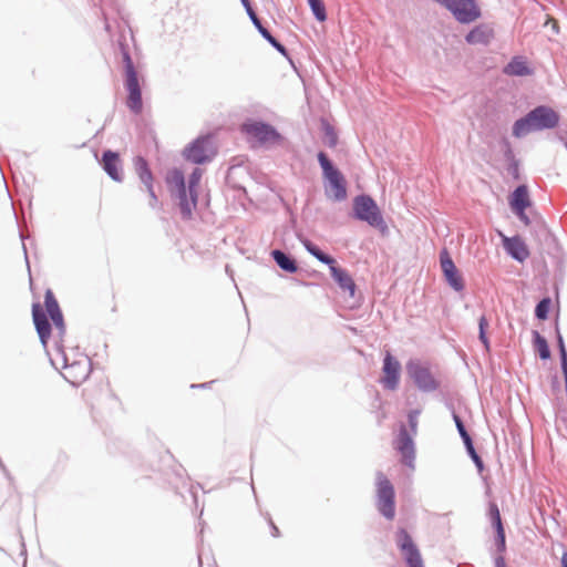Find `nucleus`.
I'll use <instances>...</instances> for the list:
<instances>
[{
	"label": "nucleus",
	"mask_w": 567,
	"mask_h": 567,
	"mask_svg": "<svg viewBox=\"0 0 567 567\" xmlns=\"http://www.w3.org/2000/svg\"><path fill=\"white\" fill-rule=\"evenodd\" d=\"M405 371L416 389L423 393L434 392L441 385L431 372L430 367L419 358L409 359L405 363Z\"/></svg>",
	"instance_id": "nucleus-11"
},
{
	"label": "nucleus",
	"mask_w": 567,
	"mask_h": 567,
	"mask_svg": "<svg viewBox=\"0 0 567 567\" xmlns=\"http://www.w3.org/2000/svg\"><path fill=\"white\" fill-rule=\"evenodd\" d=\"M488 326L487 317L482 315L478 318V340L483 344L485 352H491V341L487 334Z\"/></svg>",
	"instance_id": "nucleus-38"
},
{
	"label": "nucleus",
	"mask_w": 567,
	"mask_h": 567,
	"mask_svg": "<svg viewBox=\"0 0 567 567\" xmlns=\"http://www.w3.org/2000/svg\"><path fill=\"white\" fill-rule=\"evenodd\" d=\"M145 186V189L148 195L152 194V192H155L154 189V181H147L146 183H142Z\"/></svg>",
	"instance_id": "nucleus-54"
},
{
	"label": "nucleus",
	"mask_w": 567,
	"mask_h": 567,
	"mask_svg": "<svg viewBox=\"0 0 567 567\" xmlns=\"http://www.w3.org/2000/svg\"><path fill=\"white\" fill-rule=\"evenodd\" d=\"M297 238L300 244L303 246L306 251L315 257L321 264L329 266L336 259L330 254L323 251L318 245L312 243L309 238L303 236L302 234H297Z\"/></svg>",
	"instance_id": "nucleus-27"
},
{
	"label": "nucleus",
	"mask_w": 567,
	"mask_h": 567,
	"mask_svg": "<svg viewBox=\"0 0 567 567\" xmlns=\"http://www.w3.org/2000/svg\"><path fill=\"white\" fill-rule=\"evenodd\" d=\"M495 567H507L505 556H494Z\"/></svg>",
	"instance_id": "nucleus-48"
},
{
	"label": "nucleus",
	"mask_w": 567,
	"mask_h": 567,
	"mask_svg": "<svg viewBox=\"0 0 567 567\" xmlns=\"http://www.w3.org/2000/svg\"><path fill=\"white\" fill-rule=\"evenodd\" d=\"M0 470H1V472L3 473L4 477L9 481V484H10L11 486H13V485H14V478H13V476L11 475V473L9 472V470L7 468V466H6V465H2V467H1Z\"/></svg>",
	"instance_id": "nucleus-47"
},
{
	"label": "nucleus",
	"mask_w": 567,
	"mask_h": 567,
	"mask_svg": "<svg viewBox=\"0 0 567 567\" xmlns=\"http://www.w3.org/2000/svg\"><path fill=\"white\" fill-rule=\"evenodd\" d=\"M133 165L141 183H146L147 181H155L150 163L143 155L134 156Z\"/></svg>",
	"instance_id": "nucleus-31"
},
{
	"label": "nucleus",
	"mask_w": 567,
	"mask_h": 567,
	"mask_svg": "<svg viewBox=\"0 0 567 567\" xmlns=\"http://www.w3.org/2000/svg\"><path fill=\"white\" fill-rule=\"evenodd\" d=\"M215 381H208L204 383H193L190 384L192 389H208Z\"/></svg>",
	"instance_id": "nucleus-50"
},
{
	"label": "nucleus",
	"mask_w": 567,
	"mask_h": 567,
	"mask_svg": "<svg viewBox=\"0 0 567 567\" xmlns=\"http://www.w3.org/2000/svg\"><path fill=\"white\" fill-rule=\"evenodd\" d=\"M503 73L508 76H530L535 73V69L529 64L524 55H514L503 68Z\"/></svg>",
	"instance_id": "nucleus-25"
},
{
	"label": "nucleus",
	"mask_w": 567,
	"mask_h": 567,
	"mask_svg": "<svg viewBox=\"0 0 567 567\" xmlns=\"http://www.w3.org/2000/svg\"><path fill=\"white\" fill-rule=\"evenodd\" d=\"M532 233L539 243H555L556 238L542 219L532 226Z\"/></svg>",
	"instance_id": "nucleus-35"
},
{
	"label": "nucleus",
	"mask_w": 567,
	"mask_h": 567,
	"mask_svg": "<svg viewBox=\"0 0 567 567\" xmlns=\"http://www.w3.org/2000/svg\"><path fill=\"white\" fill-rule=\"evenodd\" d=\"M43 303L44 308L38 301L32 303V321L39 337V341L48 355L51 365L56 368V360L51 357V351L49 349V341L52 338V323L50 322L49 317L62 312V309L54 292L50 288L44 291Z\"/></svg>",
	"instance_id": "nucleus-1"
},
{
	"label": "nucleus",
	"mask_w": 567,
	"mask_h": 567,
	"mask_svg": "<svg viewBox=\"0 0 567 567\" xmlns=\"http://www.w3.org/2000/svg\"><path fill=\"white\" fill-rule=\"evenodd\" d=\"M451 13L456 22L468 25L482 18L477 0H432Z\"/></svg>",
	"instance_id": "nucleus-9"
},
{
	"label": "nucleus",
	"mask_w": 567,
	"mask_h": 567,
	"mask_svg": "<svg viewBox=\"0 0 567 567\" xmlns=\"http://www.w3.org/2000/svg\"><path fill=\"white\" fill-rule=\"evenodd\" d=\"M419 414H420V410H417V409L410 410L408 413V424L411 430L410 433H412V434H416Z\"/></svg>",
	"instance_id": "nucleus-43"
},
{
	"label": "nucleus",
	"mask_w": 567,
	"mask_h": 567,
	"mask_svg": "<svg viewBox=\"0 0 567 567\" xmlns=\"http://www.w3.org/2000/svg\"><path fill=\"white\" fill-rule=\"evenodd\" d=\"M197 558H198V567H203V553L200 550H198Z\"/></svg>",
	"instance_id": "nucleus-59"
},
{
	"label": "nucleus",
	"mask_w": 567,
	"mask_h": 567,
	"mask_svg": "<svg viewBox=\"0 0 567 567\" xmlns=\"http://www.w3.org/2000/svg\"><path fill=\"white\" fill-rule=\"evenodd\" d=\"M99 164L113 182L122 183L124 181L123 161L117 151L111 148L103 150Z\"/></svg>",
	"instance_id": "nucleus-17"
},
{
	"label": "nucleus",
	"mask_w": 567,
	"mask_h": 567,
	"mask_svg": "<svg viewBox=\"0 0 567 567\" xmlns=\"http://www.w3.org/2000/svg\"><path fill=\"white\" fill-rule=\"evenodd\" d=\"M395 544L406 567H424L421 551L411 534L403 527L395 533Z\"/></svg>",
	"instance_id": "nucleus-12"
},
{
	"label": "nucleus",
	"mask_w": 567,
	"mask_h": 567,
	"mask_svg": "<svg viewBox=\"0 0 567 567\" xmlns=\"http://www.w3.org/2000/svg\"><path fill=\"white\" fill-rule=\"evenodd\" d=\"M212 563H213V565L216 567V560H215V558H214V557H212Z\"/></svg>",
	"instance_id": "nucleus-63"
},
{
	"label": "nucleus",
	"mask_w": 567,
	"mask_h": 567,
	"mask_svg": "<svg viewBox=\"0 0 567 567\" xmlns=\"http://www.w3.org/2000/svg\"><path fill=\"white\" fill-rule=\"evenodd\" d=\"M239 131L251 146L277 145L284 141L282 134L276 126L259 117H247L240 124Z\"/></svg>",
	"instance_id": "nucleus-5"
},
{
	"label": "nucleus",
	"mask_w": 567,
	"mask_h": 567,
	"mask_svg": "<svg viewBox=\"0 0 567 567\" xmlns=\"http://www.w3.org/2000/svg\"><path fill=\"white\" fill-rule=\"evenodd\" d=\"M330 276L341 291L348 293L350 298H354L358 286L348 269L340 266L334 259L332 264L327 266Z\"/></svg>",
	"instance_id": "nucleus-20"
},
{
	"label": "nucleus",
	"mask_w": 567,
	"mask_h": 567,
	"mask_svg": "<svg viewBox=\"0 0 567 567\" xmlns=\"http://www.w3.org/2000/svg\"><path fill=\"white\" fill-rule=\"evenodd\" d=\"M533 348L538 358L542 361H548L551 359V351L547 339L538 331H532Z\"/></svg>",
	"instance_id": "nucleus-30"
},
{
	"label": "nucleus",
	"mask_w": 567,
	"mask_h": 567,
	"mask_svg": "<svg viewBox=\"0 0 567 567\" xmlns=\"http://www.w3.org/2000/svg\"><path fill=\"white\" fill-rule=\"evenodd\" d=\"M150 472L158 473L164 482L175 489L176 494L181 485L186 486L189 477L182 464L177 463L174 455L169 451H165L157 461L156 467L151 465Z\"/></svg>",
	"instance_id": "nucleus-6"
},
{
	"label": "nucleus",
	"mask_w": 567,
	"mask_h": 567,
	"mask_svg": "<svg viewBox=\"0 0 567 567\" xmlns=\"http://www.w3.org/2000/svg\"><path fill=\"white\" fill-rule=\"evenodd\" d=\"M245 11L249 18V20L251 21V23L254 24L255 29L258 31V33L260 34L261 32H264V30H266L267 28L264 25L261 19L258 17L255 8L251 6L245 8Z\"/></svg>",
	"instance_id": "nucleus-42"
},
{
	"label": "nucleus",
	"mask_w": 567,
	"mask_h": 567,
	"mask_svg": "<svg viewBox=\"0 0 567 567\" xmlns=\"http://www.w3.org/2000/svg\"><path fill=\"white\" fill-rule=\"evenodd\" d=\"M456 567H473L471 564H457Z\"/></svg>",
	"instance_id": "nucleus-61"
},
{
	"label": "nucleus",
	"mask_w": 567,
	"mask_h": 567,
	"mask_svg": "<svg viewBox=\"0 0 567 567\" xmlns=\"http://www.w3.org/2000/svg\"><path fill=\"white\" fill-rule=\"evenodd\" d=\"M440 266L445 284L455 292H463L465 289V280L445 247L440 251Z\"/></svg>",
	"instance_id": "nucleus-13"
},
{
	"label": "nucleus",
	"mask_w": 567,
	"mask_h": 567,
	"mask_svg": "<svg viewBox=\"0 0 567 567\" xmlns=\"http://www.w3.org/2000/svg\"><path fill=\"white\" fill-rule=\"evenodd\" d=\"M188 491H189V493H190V495H192V497H193V501H194L195 505H197V493L195 492L194 486H193V485H190V487L188 488Z\"/></svg>",
	"instance_id": "nucleus-58"
},
{
	"label": "nucleus",
	"mask_w": 567,
	"mask_h": 567,
	"mask_svg": "<svg viewBox=\"0 0 567 567\" xmlns=\"http://www.w3.org/2000/svg\"><path fill=\"white\" fill-rule=\"evenodd\" d=\"M413 435L402 424L395 442V450L401 454L402 464L411 470L415 468V443Z\"/></svg>",
	"instance_id": "nucleus-18"
},
{
	"label": "nucleus",
	"mask_w": 567,
	"mask_h": 567,
	"mask_svg": "<svg viewBox=\"0 0 567 567\" xmlns=\"http://www.w3.org/2000/svg\"><path fill=\"white\" fill-rule=\"evenodd\" d=\"M307 3L312 12L313 18L318 22L327 21L328 13L323 0H307Z\"/></svg>",
	"instance_id": "nucleus-39"
},
{
	"label": "nucleus",
	"mask_w": 567,
	"mask_h": 567,
	"mask_svg": "<svg viewBox=\"0 0 567 567\" xmlns=\"http://www.w3.org/2000/svg\"><path fill=\"white\" fill-rule=\"evenodd\" d=\"M240 3L243 4L244 9L252 4L250 0H240Z\"/></svg>",
	"instance_id": "nucleus-60"
},
{
	"label": "nucleus",
	"mask_w": 567,
	"mask_h": 567,
	"mask_svg": "<svg viewBox=\"0 0 567 567\" xmlns=\"http://www.w3.org/2000/svg\"><path fill=\"white\" fill-rule=\"evenodd\" d=\"M270 257L275 261L277 267L280 268L282 271L290 275L298 272V261L291 254L284 251L281 249H272L270 251Z\"/></svg>",
	"instance_id": "nucleus-26"
},
{
	"label": "nucleus",
	"mask_w": 567,
	"mask_h": 567,
	"mask_svg": "<svg viewBox=\"0 0 567 567\" xmlns=\"http://www.w3.org/2000/svg\"><path fill=\"white\" fill-rule=\"evenodd\" d=\"M20 238H21V240H22V248H23V254H24L25 264H27L28 270L30 271L29 257H28L27 246H25V244H24L25 238L23 237V235H22V234H20Z\"/></svg>",
	"instance_id": "nucleus-52"
},
{
	"label": "nucleus",
	"mask_w": 567,
	"mask_h": 567,
	"mask_svg": "<svg viewBox=\"0 0 567 567\" xmlns=\"http://www.w3.org/2000/svg\"><path fill=\"white\" fill-rule=\"evenodd\" d=\"M293 281H295L296 284H298L299 286H303V287H311V286H316V285H317V284H315V282L305 281V280L297 279V278H293Z\"/></svg>",
	"instance_id": "nucleus-56"
},
{
	"label": "nucleus",
	"mask_w": 567,
	"mask_h": 567,
	"mask_svg": "<svg viewBox=\"0 0 567 567\" xmlns=\"http://www.w3.org/2000/svg\"><path fill=\"white\" fill-rule=\"evenodd\" d=\"M124 89L126 91V107L134 114L140 115L143 112L142 86L140 84L138 72L124 74Z\"/></svg>",
	"instance_id": "nucleus-16"
},
{
	"label": "nucleus",
	"mask_w": 567,
	"mask_h": 567,
	"mask_svg": "<svg viewBox=\"0 0 567 567\" xmlns=\"http://www.w3.org/2000/svg\"><path fill=\"white\" fill-rule=\"evenodd\" d=\"M145 186V189L148 195L152 194V192H155L154 189V181H147L146 183H142Z\"/></svg>",
	"instance_id": "nucleus-55"
},
{
	"label": "nucleus",
	"mask_w": 567,
	"mask_h": 567,
	"mask_svg": "<svg viewBox=\"0 0 567 567\" xmlns=\"http://www.w3.org/2000/svg\"><path fill=\"white\" fill-rule=\"evenodd\" d=\"M49 320L52 323V328L54 327L56 329V334L54 337V351L55 353H58L59 350H65L64 338L66 336V323L64 320L63 312L50 316Z\"/></svg>",
	"instance_id": "nucleus-28"
},
{
	"label": "nucleus",
	"mask_w": 567,
	"mask_h": 567,
	"mask_svg": "<svg viewBox=\"0 0 567 567\" xmlns=\"http://www.w3.org/2000/svg\"><path fill=\"white\" fill-rule=\"evenodd\" d=\"M553 307V300L549 296L543 297L535 306L534 316L539 321H545L549 318Z\"/></svg>",
	"instance_id": "nucleus-36"
},
{
	"label": "nucleus",
	"mask_w": 567,
	"mask_h": 567,
	"mask_svg": "<svg viewBox=\"0 0 567 567\" xmlns=\"http://www.w3.org/2000/svg\"><path fill=\"white\" fill-rule=\"evenodd\" d=\"M321 169L324 195L328 199L341 203L348 197V182L344 174L324 151L317 153Z\"/></svg>",
	"instance_id": "nucleus-3"
},
{
	"label": "nucleus",
	"mask_w": 567,
	"mask_h": 567,
	"mask_svg": "<svg viewBox=\"0 0 567 567\" xmlns=\"http://www.w3.org/2000/svg\"><path fill=\"white\" fill-rule=\"evenodd\" d=\"M171 196L177 200L181 218L184 221L192 220L194 210L198 206L199 193H194L193 195L192 189L186 186L181 189L172 190Z\"/></svg>",
	"instance_id": "nucleus-19"
},
{
	"label": "nucleus",
	"mask_w": 567,
	"mask_h": 567,
	"mask_svg": "<svg viewBox=\"0 0 567 567\" xmlns=\"http://www.w3.org/2000/svg\"><path fill=\"white\" fill-rule=\"evenodd\" d=\"M495 38V32L488 23H480L473 27L464 37L465 42L470 45L487 47Z\"/></svg>",
	"instance_id": "nucleus-22"
},
{
	"label": "nucleus",
	"mask_w": 567,
	"mask_h": 567,
	"mask_svg": "<svg viewBox=\"0 0 567 567\" xmlns=\"http://www.w3.org/2000/svg\"><path fill=\"white\" fill-rule=\"evenodd\" d=\"M402 365L398 358L386 350L382 360L380 383L385 390L395 391L401 380Z\"/></svg>",
	"instance_id": "nucleus-14"
},
{
	"label": "nucleus",
	"mask_w": 567,
	"mask_h": 567,
	"mask_svg": "<svg viewBox=\"0 0 567 567\" xmlns=\"http://www.w3.org/2000/svg\"><path fill=\"white\" fill-rule=\"evenodd\" d=\"M444 405L451 412L452 419H454V414H458L455 410L454 403L451 400H446Z\"/></svg>",
	"instance_id": "nucleus-49"
},
{
	"label": "nucleus",
	"mask_w": 567,
	"mask_h": 567,
	"mask_svg": "<svg viewBox=\"0 0 567 567\" xmlns=\"http://www.w3.org/2000/svg\"><path fill=\"white\" fill-rule=\"evenodd\" d=\"M487 517L494 532L493 543L495 556H504L507 549L506 532L498 505L495 502L488 503Z\"/></svg>",
	"instance_id": "nucleus-15"
},
{
	"label": "nucleus",
	"mask_w": 567,
	"mask_h": 567,
	"mask_svg": "<svg viewBox=\"0 0 567 567\" xmlns=\"http://www.w3.org/2000/svg\"><path fill=\"white\" fill-rule=\"evenodd\" d=\"M560 567H567V549L563 551L560 558Z\"/></svg>",
	"instance_id": "nucleus-57"
},
{
	"label": "nucleus",
	"mask_w": 567,
	"mask_h": 567,
	"mask_svg": "<svg viewBox=\"0 0 567 567\" xmlns=\"http://www.w3.org/2000/svg\"><path fill=\"white\" fill-rule=\"evenodd\" d=\"M508 206L512 213L527 210L533 206L527 184H519L508 195Z\"/></svg>",
	"instance_id": "nucleus-23"
},
{
	"label": "nucleus",
	"mask_w": 567,
	"mask_h": 567,
	"mask_svg": "<svg viewBox=\"0 0 567 567\" xmlns=\"http://www.w3.org/2000/svg\"><path fill=\"white\" fill-rule=\"evenodd\" d=\"M349 216L354 220L367 223L383 236L389 233L382 210L370 194L361 193L353 197Z\"/></svg>",
	"instance_id": "nucleus-4"
},
{
	"label": "nucleus",
	"mask_w": 567,
	"mask_h": 567,
	"mask_svg": "<svg viewBox=\"0 0 567 567\" xmlns=\"http://www.w3.org/2000/svg\"><path fill=\"white\" fill-rule=\"evenodd\" d=\"M320 125L323 133L324 144L330 148H334L339 142L338 132L336 131L334 126L323 117L320 121Z\"/></svg>",
	"instance_id": "nucleus-34"
},
{
	"label": "nucleus",
	"mask_w": 567,
	"mask_h": 567,
	"mask_svg": "<svg viewBox=\"0 0 567 567\" xmlns=\"http://www.w3.org/2000/svg\"><path fill=\"white\" fill-rule=\"evenodd\" d=\"M203 176V169L199 167L193 168L192 173L188 175V179L186 181V185L192 189V193H198V188L200 185V179Z\"/></svg>",
	"instance_id": "nucleus-41"
},
{
	"label": "nucleus",
	"mask_w": 567,
	"mask_h": 567,
	"mask_svg": "<svg viewBox=\"0 0 567 567\" xmlns=\"http://www.w3.org/2000/svg\"><path fill=\"white\" fill-rule=\"evenodd\" d=\"M453 421H454L456 431H457L463 444L471 442L473 440V437L470 434V432L467 431L465 423H464L463 419L461 417V415L454 414Z\"/></svg>",
	"instance_id": "nucleus-40"
},
{
	"label": "nucleus",
	"mask_w": 567,
	"mask_h": 567,
	"mask_svg": "<svg viewBox=\"0 0 567 567\" xmlns=\"http://www.w3.org/2000/svg\"><path fill=\"white\" fill-rule=\"evenodd\" d=\"M22 546H24V544H23ZM22 554H23V555H27L25 547H23Z\"/></svg>",
	"instance_id": "nucleus-64"
},
{
	"label": "nucleus",
	"mask_w": 567,
	"mask_h": 567,
	"mask_svg": "<svg viewBox=\"0 0 567 567\" xmlns=\"http://www.w3.org/2000/svg\"><path fill=\"white\" fill-rule=\"evenodd\" d=\"M266 519L268 522V525L270 527V533H271V536L275 537V538H278L280 537V530L279 528L277 527V525L274 523L271 516L269 513H266Z\"/></svg>",
	"instance_id": "nucleus-45"
},
{
	"label": "nucleus",
	"mask_w": 567,
	"mask_h": 567,
	"mask_svg": "<svg viewBox=\"0 0 567 567\" xmlns=\"http://www.w3.org/2000/svg\"><path fill=\"white\" fill-rule=\"evenodd\" d=\"M118 53L122 56L124 74L137 71L131 56L130 47L125 34H120L116 40Z\"/></svg>",
	"instance_id": "nucleus-29"
},
{
	"label": "nucleus",
	"mask_w": 567,
	"mask_h": 567,
	"mask_svg": "<svg viewBox=\"0 0 567 567\" xmlns=\"http://www.w3.org/2000/svg\"><path fill=\"white\" fill-rule=\"evenodd\" d=\"M555 338L557 350L566 349L565 340L559 329L558 318L555 321Z\"/></svg>",
	"instance_id": "nucleus-44"
},
{
	"label": "nucleus",
	"mask_w": 567,
	"mask_h": 567,
	"mask_svg": "<svg viewBox=\"0 0 567 567\" xmlns=\"http://www.w3.org/2000/svg\"><path fill=\"white\" fill-rule=\"evenodd\" d=\"M51 357L56 360L55 370L63 369L62 377L66 380L71 385L79 386L83 383L91 373V359L85 355L82 359L74 360L72 363L69 362L65 350H59L58 353L52 354Z\"/></svg>",
	"instance_id": "nucleus-7"
},
{
	"label": "nucleus",
	"mask_w": 567,
	"mask_h": 567,
	"mask_svg": "<svg viewBox=\"0 0 567 567\" xmlns=\"http://www.w3.org/2000/svg\"><path fill=\"white\" fill-rule=\"evenodd\" d=\"M217 155L212 133L200 134L189 142L182 151V156L188 163L205 165L210 163Z\"/></svg>",
	"instance_id": "nucleus-8"
},
{
	"label": "nucleus",
	"mask_w": 567,
	"mask_h": 567,
	"mask_svg": "<svg viewBox=\"0 0 567 567\" xmlns=\"http://www.w3.org/2000/svg\"><path fill=\"white\" fill-rule=\"evenodd\" d=\"M518 219L519 221H522L525 226H532V219L530 217L527 215L526 210H518V212H515L513 213Z\"/></svg>",
	"instance_id": "nucleus-46"
},
{
	"label": "nucleus",
	"mask_w": 567,
	"mask_h": 567,
	"mask_svg": "<svg viewBox=\"0 0 567 567\" xmlns=\"http://www.w3.org/2000/svg\"><path fill=\"white\" fill-rule=\"evenodd\" d=\"M260 37L267 41L269 45L274 48L280 55H282L292 68H296L289 50L277 38H275L268 29L264 30V32L260 33Z\"/></svg>",
	"instance_id": "nucleus-32"
},
{
	"label": "nucleus",
	"mask_w": 567,
	"mask_h": 567,
	"mask_svg": "<svg viewBox=\"0 0 567 567\" xmlns=\"http://www.w3.org/2000/svg\"><path fill=\"white\" fill-rule=\"evenodd\" d=\"M560 123V114L549 105L539 104L517 118L512 126V135L523 138L532 132L556 128Z\"/></svg>",
	"instance_id": "nucleus-2"
},
{
	"label": "nucleus",
	"mask_w": 567,
	"mask_h": 567,
	"mask_svg": "<svg viewBox=\"0 0 567 567\" xmlns=\"http://www.w3.org/2000/svg\"><path fill=\"white\" fill-rule=\"evenodd\" d=\"M377 485V508L381 516L386 520H392L395 517V488L391 481L384 475L383 472L378 471L375 474Z\"/></svg>",
	"instance_id": "nucleus-10"
},
{
	"label": "nucleus",
	"mask_w": 567,
	"mask_h": 567,
	"mask_svg": "<svg viewBox=\"0 0 567 567\" xmlns=\"http://www.w3.org/2000/svg\"><path fill=\"white\" fill-rule=\"evenodd\" d=\"M464 447H465L467 456L474 463V465L477 470V473L480 475H482L483 472L486 470V466H485V463H484L482 456L477 453V451L475 449L474 441L472 440L471 442L465 443Z\"/></svg>",
	"instance_id": "nucleus-37"
},
{
	"label": "nucleus",
	"mask_w": 567,
	"mask_h": 567,
	"mask_svg": "<svg viewBox=\"0 0 567 567\" xmlns=\"http://www.w3.org/2000/svg\"><path fill=\"white\" fill-rule=\"evenodd\" d=\"M499 144L502 147L503 157L507 163V173L512 176L514 181L522 179L520 161L516 157L512 143L506 136H504L501 138Z\"/></svg>",
	"instance_id": "nucleus-24"
},
{
	"label": "nucleus",
	"mask_w": 567,
	"mask_h": 567,
	"mask_svg": "<svg viewBox=\"0 0 567 567\" xmlns=\"http://www.w3.org/2000/svg\"><path fill=\"white\" fill-rule=\"evenodd\" d=\"M551 389L554 391H559L560 390V382H559V378L557 374H554L551 377Z\"/></svg>",
	"instance_id": "nucleus-51"
},
{
	"label": "nucleus",
	"mask_w": 567,
	"mask_h": 567,
	"mask_svg": "<svg viewBox=\"0 0 567 567\" xmlns=\"http://www.w3.org/2000/svg\"><path fill=\"white\" fill-rule=\"evenodd\" d=\"M165 182L167 184L169 193L172 190L181 189L187 186L185 174L178 167H173L167 172L165 176Z\"/></svg>",
	"instance_id": "nucleus-33"
},
{
	"label": "nucleus",
	"mask_w": 567,
	"mask_h": 567,
	"mask_svg": "<svg viewBox=\"0 0 567 567\" xmlns=\"http://www.w3.org/2000/svg\"><path fill=\"white\" fill-rule=\"evenodd\" d=\"M148 196H150V206L152 208H155L158 204V197H157L156 193L152 192V194Z\"/></svg>",
	"instance_id": "nucleus-53"
},
{
	"label": "nucleus",
	"mask_w": 567,
	"mask_h": 567,
	"mask_svg": "<svg viewBox=\"0 0 567 567\" xmlns=\"http://www.w3.org/2000/svg\"><path fill=\"white\" fill-rule=\"evenodd\" d=\"M226 271H227V274H230V267H229V265H226Z\"/></svg>",
	"instance_id": "nucleus-62"
},
{
	"label": "nucleus",
	"mask_w": 567,
	"mask_h": 567,
	"mask_svg": "<svg viewBox=\"0 0 567 567\" xmlns=\"http://www.w3.org/2000/svg\"><path fill=\"white\" fill-rule=\"evenodd\" d=\"M503 247L506 254L517 262H524L530 255L529 248L519 235L503 238Z\"/></svg>",
	"instance_id": "nucleus-21"
}]
</instances>
